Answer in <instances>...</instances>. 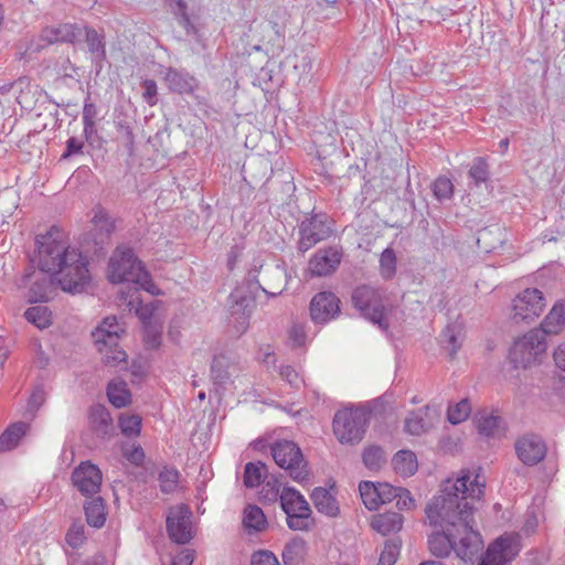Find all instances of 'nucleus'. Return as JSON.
<instances>
[{
	"label": "nucleus",
	"instance_id": "f257e3e1",
	"mask_svg": "<svg viewBox=\"0 0 565 565\" xmlns=\"http://www.w3.org/2000/svg\"><path fill=\"white\" fill-rule=\"evenodd\" d=\"M469 480L465 473L455 481H445L425 509L429 525L436 529L428 537L429 551L436 557H447L454 550L459 558L472 563L483 547L481 534L475 529L472 501L481 499L484 484L476 479L468 486Z\"/></svg>",
	"mask_w": 565,
	"mask_h": 565
},
{
	"label": "nucleus",
	"instance_id": "f03ea898",
	"mask_svg": "<svg viewBox=\"0 0 565 565\" xmlns=\"http://www.w3.org/2000/svg\"><path fill=\"white\" fill-rule=\"evenodd\" d=\"M62 236V231L56 226L36 235L39 267L55 275L63 291L84 292L92 280L88 262L77 249L66 246Z\"/></svg>",
	"mask_w": 565,
	"mask_h": 565
},
{
	"label": "nucleus",
	"instance_id": "7ed1b4c3",
	"mask_svg": "<svg viewBox=\"0 0 565 565\" xmlns=\"http://www.w3.org/2000/svg\"><path fill=\"white\" fill-rule=\"evenodd\" d=\"M269 449L277 466L286 470L294 481L301 483L309 479L308 462L295 441L279 439L270 444Z\"/></svg>",
	"mask_w": 565,
	"mask_h": 565
},
{
	"label": "nucleus",
	"instance_id": "20e7f679",
	"mask_svg": "<svg viewBox=\"0 0 565 565\" xmlns=\"http://www.w3.org/2000/svg\"><path fill=\"white\" fill-rule=\"evenodd\" d=\"M56 284L58 285L55 275L51 271H44L40 267L35 269L33 266L25 268L23 275L17 281L19 289L26 290L24 297L30 303L50 301L56 290Z\"/></svg>",
	"mask_w": 565,
	"mask_h": 565
},
{
	"label": "nucleus",
	"instance_id": "39448f33",
	"mask_svg": "<svg viewBox=\"0 0 565 565\" xmlns=\"http://www.w3.org/2000/svg\"><path fill=\"white\" fill-rule=\"evenodd\" d=\"M367 426L366 415L359 408H343L334 414L333 434L342 445H356L365 435Z\"/></svg>",
	"mask_w": 565,
	"mask_h": 565
},
{
	"label": "nucleus",
	"instance_id": "423d86ee",
	"mask_svg": "<svg viewBox=\"0 0 565 565\" xmlns=\"http://www.w3.org/2000/svg\"><path fill=\"white\" fill-rule=\"evenodd\" d=\"M146 277V268L130 247H117L108 263V278L113 284H134Z\"/></svg>",
	"mask_w": 565,
	"mask_h": 565
},
{
	"label": "nucleus",
	"instance_id": "0eeeda50",
	"mask_svg": "<svg viewBox=\"0 0 565 565\" xmlns=\"http://www.w3.org/2000/svg\"><path fill=\"white\" fill-rule=\"evenodd\" d=\"M547 349L546 339L540 330H531L514 341L509 351V360L515 369H526L539 362Z\"/></svg>",
	"mask_w": 565,
	"mask_h": 565
},
{
	"label": "nucleus",
	"instance_id": "6e6552de",
	"mask_svg": "<svg viewBox=\"0 0 565 565\" xmlns=\"http://www.w3.org/2000/svg\"><path fill=\"white\" fill-rule=\"evenodd\" d=\"M351 300L362 317L377 324L384 331L388 329V322L384 315L385 307L376 289L366 285L359 286L353 290Z\"/></svg>",
	"mask_w": 565,
	"mask_h": 565
},
{
	"label": "nucleus",
	"instance_id": "1a4fd4ad",
	"mask_svg": "<svg viewBox=\"0 0 565 565\" xmlns=\"http://www.w3.org/2000/svg\"><path fill=\"white\" fill-rule=\"evenodd\" d=\"M546 306L543 292L536 288H526L512 300L511 320L519 324L530 323L541 316Z\"/></svg>",
	"mask_w": 565,
	"mask_h": 565
},
{
	"label": "nucleus",
	"instance_id": "9d476101",
	"mask_svg": "<svg viewBox=\"0 0 565 565\" xmlns=\"http://www.w3.org/2000/svg\"><path fill=\"white\" fill-rule=\"evenodd\" d=\"M332 233L324 213L312 214L299 225L298 250L306 253L316 244L330 237Z\"/></svg>",
	"mask_w": 565,
	"mask_h": 565
},
{
	"label": "nucleus",
	"instance_id": "9b49d317",
	"mask_svg": "<svg viewBox=\"0 0 565 565\" xmlns=\"http://www.w3.org/2000/svg\"><path fill=\"white\" fill-rule=\"evenodd\" d=\"M520 548L519 535H502L488 546L478 565H507L515 558Z\"/></svg>",
	"mask_w": 565,
	"mask_h": 565
},
{
	"label": "nucleus",
	"instance_id": "f8f14e48",
	"mask_svg": "<svg viewBox=\"0 0 565 565\" xmlns=\"http://www.w3.org/2000/svg\"><path fill=\"white\" fill-rule=\"evenodd\" d=\"M227 303L237 332L244 333L248 328L250 313L255 306L254 298L245 288L237 287L230 294Z\"/></svg>",
	"mask_w": 565,
	"mask_h": 565
},
{
	"label": "nucleus",
	"instance_id": "ddd939ff",
	"mask_svg": "<svg viewBox=\"0 0 565 565\" xmlns=\"http://www.w3.org/2000/svg\"><path fill=\"white\" fill-rule=\"evenodd\" d=\"M191 516L192 512L186 505H179L171 509L167 516V532L171 541L183 545L191 541Z\"/></svg>",
	"mask_w": 565,
	"mask_h": 565
},
{
	"label": "nucleus",
	"instance_id": "4468645a",
	"mask_svg": "<svg viewBox=\"0 0 565 565\" xmlns=\"http://www.w3.org/2000/svg\"><path fill=\"white\" fill-rule=\"evenodd\" d=\"M94 228L89 233L93 243V253L100 256L105 253L106 247L110 244V237L115 232V221L100 206L95 210L93 217Z\"/></svg>",
	"mask_w": 565,
	"mask_h": 565
},
{
	"label": "nucleus",
	"instance_id": "2eb2a0df",
	"mask_svg": "<svg viewBox=\"0 0 565 565\" xmlns=\"http://www.w3.org/2000/svg\"><path fill=\"white\" fill-rule=\"evenodd\" d=\"M340 299L332 291H320L310 301V317L315 323L324 324L340 313Z\"/></svg>",
	"mask_w": 565,
	"mask_h": 565
},
{
	"label": "nucleus",
	"instance_id": "dca6fc26",
	"mask_svg": "<svg viewBox=\"0 0 565 565\" xmlns=\"http://www.w3.org/2000/svg\"><path fill=\"white\" fill-rule=\"evenodd\" d=\"M103 475L100 469L89 461L82 462L72 472V482L74 487L86 497L99 492Z\"/></svg>",
	"mask_w": 565,
	"mask_h": 565
},
{
	"label": "nucleus",
	"instance_id": "f3484780",
	"mask_svg": "<svg viewBox=\"0 0 565 565\" xmlns=\"http://www.w3.org/2000/svg\"><path fill=\"white\" fill-rule=\"evenodd\" d=\"M519 459L526 466H535L546 456V445L541 436L526 434L515 441Z\"/></svg>",
	"mask_w": 565,
	"mask_h": 565
},
{
	"label": "nucleus",
	"instance_id": "a211bd4d",
	"mask_svg": "<svg viewBox=\"0 0 565 565\" xmlns=\"http://www.w3.org/2000/svg\"><path fill=\"white\" fill-rule=\"evenodd\" d=\"M342 259V248L329 246L318 249L309 260V270L312 276H329L337 270Z\"/></svg>",
	"mask_w": 565,
	"mask_h": 565
},
{
	"label": "nucleus",
	"instance_id": "6ab92c4d",
	"mask_svg": "<svg viewBox=\"0 0 565 565\" xmlns=\"http://www.w3.org/2000/svg\"><path fill=\"white\" fill-rule=\"evenodd\" d=\"M81 31L87 46V52L90 54L92 63L98 73L103 70L104 62L107 58L105 34L103 31L90 26H83Z\"/></svg>",
	"mask_w": 565,
	"mask_h": 565
},
{
	"label": "nucleus",
	"instance_id": "aec40b11",
	"mask_svg": "<svg viewBox=\"0 0 565 565\" xmlns=\"http://www.w3.org/2000/svg\"><path fill=\"white\" fill-rule=\"evenodd\" d=\"M163 82L171 93L179 95L193 94L199 86V81L188 71L174 67L166 70Z\"/></svg>",
	"mask_w": 565,
	"mask_h": 565
},
{
	"label": "nucleus",
	"instance_id": "412c9836",
	"mask_svg": "<svg viewBox=\"0 0 565 565\" xmlns=\"http://www.w3.org/2000/svg\"><path fill=\"white\" fill-rule=\"evenodd\" d=\"M40 38L46 45L57 42L75 43L77 40L82 39V31L81 26L76 24L63 23L45 26L41 31Z\"/></svg>",
	"mask_w": 565,
	"mask_h": 565
},
{
	"label": "nucleus",
	"instance_id": "4be33fe9",
	"mask_svg": "<svg viewBox=\"0 0 565 565\" xmlns=\"http://www.w3.org/2000/svg\"><path fill=\"white\" fill-rule=\"evenodd\" d=\"M125 333L124 328L118 323L116 317H106L102 323L92 332V339L95 345H115L120 335Z\"/></svg>",
	"mask_w": 565,
	"mask_h": 565
},
{
	"label": "nucleus",
	"instance_id": "5701e85b",
	"mask_svg": "<svg viewBox=\"0 0 565 565\" xmlns=\"http://www.w3.org/2000/svg\"><path fill=\"white\" fill-rule=\"evenodd\" d=\"M166 2L178 24L185 30L186 35L199 39V28L195 24V19L189 13L185 0H166Z\"/></svg>",
	"mask_w": 565,
	"mask_h": 565
},
{
	"label": "nucleus",
	"instance_id": "b1692460",
	"mask_svg": "<svg viewBox=\"0 0 565 565\" xmlns=\"http://www.w3.org/2000/svg\"><path fill=\"white\" fill-rule=\"evenodd\" d=\"M89 425L94 434L99 438L109 437L114 429L111 416L102 404H95L90 407Z\"/></svg>",
	"mask_w": 565,
	"mask_h": 565
},
{
	"label": "nucleus",
	"instance_id": "393cba45",
	"mask_svg": "<svg viewBox=\"0 0 565 565\" xmlns=\"http://www.w3.org/2000/svg\"><path fill=\"white\" fill-rule=\"evenodd\" d=\"M565 327V302L557 301L547 316L542 321L540 328H535V330H540L543 333V338L546 339V335L557 334Z\"/></svg>",
	"mask_w": 565,
	"mask_h": 565
},
{
	"label": "nucleus",
	"instance_id": "a878e982",
	"mask_svg": "<svg viewBox=\"0 0 565 565\" xmlns=\"http://www.w3.org/2000/svg\"><path fill=\"white\" fill-rule=\"evenodd\" d=\"M403 515L398 512H385L373 516L371 526L374 531L386 536L391 533L401 531L403 526Z\"/></svg>",
	"mask_w": 565,
	"mask_h": 565
},
{
	"label": "nucleus",
	"instance_id": "bb28decb",
	"mask_svg": "<svg viewBox=\"0 0 565 565\" xmlns=\"http://www.w3.org/2000/svg\"><path fill=\"white\" fill-rule=\"evenodd\" d=\"M507 241L505 230L498 225L487 226L478 232V244H482V247L488 250H494L501 247Z\"/></svg>",
	"mask_w": 565,
	"mask_h": 565
},
{
	"label": "nucleus",
	"instance_id": "cd10ccee",
	"mask_svg": "<svg viewBox=\"0 0 565 565\" xmlns=\"http://www.w3.org/2000/svg\"><path fill=\"white\" fill-rule=\"evenodd\" d=\"M463 328L460 323H449L440 334V343L444 349L449 350V358L454 359L463 341Z\"/></svg>",
	"mask_w": 565,
	"mask_h": 565
},
{
	"label": "nucleus",
	"instance_id": "c85d7f7f",
	"mask_svg": "<svg viewBox=\"0 0 565 565\" xmlns=\"http://www.w3.org/2000/svg\"><path fill=\"white\" fill-rule=\"evenodd\" d=\"M310 497L315 508L320 513H323L328 516H337L339 514L338 501L326 488H315Z\"/></svg>",
	"mask_w": 565,
	"mask_h": 565
},
{
	"label": "nucleus",
	"instance_id": "c756f323",
	"mask_svg": "<svg viewBox=\"0 0 565 565\" xmlns=\"http://www.w3.org/2000/svg\"><path fill=\"white\" fill-rule=\"evenodd\" d=\"M299 503V500H298ZM312 511L307 501L300 500L298 513H287V525L292 531H309L313 525Z\"/></svg>",
	"mask_w": 565,
	"mask_h": 565
},
{
	"label": "nucleus",
	"instance_id": "7c9ffc66",
	"mask_svg": "<svg viewBox=\"0 0 565 565\" xmlns=\"http://www.w3.org/2000/svg\"><path fill=\"white\" fill-rule=\"evenodd\" d=\"M307 555V542L296 536L291 539L284 547L282 562L284 565H301Z\"/></svg>",
	"mask_w": 565,
	"mask_h": 565
},
{
	"label": "nucleus",
	"instance_id": "2f4dec72",
	"mask_svg": "<svg viewBox=\"0 0 565 565\" xmlns=\"http://www.w3.org/2000/svg\"><path fill=\"white\" fill-rule=\"evenodd\" d=\"M428 411L429 406H425L424 408L411 412L405 419V431L414 436L426 433L430 427V424L426 419Z\"/></svg>",
	"mask_w": 565,
	"mask_h": 565
},
{
	"label": "nucleus",
	"instance_id": "473e14b6",
	"mask_svg": "<svg viewBox=\"0 0 565 565\" xmlns=\"http://www.w3.org/2000/svg\"><path fill=\"white\" fill-rule=\"evenodd\" d=\"M29 425L24 422H18L10 425L0 435V452L8 451L18 446L20 439L25 435Z\"/></svg>",
	"mask_w": 565,
	"mask_h": 565
},
{
	"label": "nucleus",
	"instance_id": "72a5a7b5",
	"mask_svg": "<svg viewBox=\"0 0 565 565\" xmlns=\"http://www.w3.org/2000/svg\"><path fill=\"white\" fill-rule=\"evenodd\" d=\"M395 471L403 477L415 475L418 468L417 457L411 450H399L393 457Z\"/></svg>",
	"mask_w": 565,
	"mask_h": 565
},
{
	"label": "nucleus",
	"instance_id": "f704fd0d",
	"mask_svg": "<svg viewBox=\"0 0 565 565\" xmlns=\"http://www.w3.org/2000/svg\"><path fill=\"white\" fill-rule=\"evenodd\" d=\"M86 521L88 525L100 529L106 521L105 501L102 497H96L84 505Z\"/></svg>",
	"mask_w": 565,
	"mask_h": 565
},
{
	"label": "nucleus",
	"instance_id": "c9c22d12",
	"mask_svg": "<svg viewBox=\"0 0 565 565\" xmlns=\"http://www.w3.org/2000/svg\"><path fill=\"white\" fill-rule=\"evenodd\" d=\"M243 524L248 532H263L267 527V519L258 505L248 504L244 509Z\"/></svg>",
	"mask_w": 565,
	"mask_h": 565
},
{
	"label": "nucleus",
	"instance_id": "e433bc0d",
	"mask_svg": "<svg viewBox=\"0 0 565 565\" xmlns=\"http://www.w3.org/2000/svg\"><path fill=\"white\" fill-rule=\"evenodd\" d=\"M267 472V466L264 462H247L244 467V486L248 489L258 487L266 478H268Z\"/></svg>",
	"mask_w": 565,
	"mask_h": 565
},
{
	"label": "nucleus",
	"instance_id": "4c0bfd02",
	"mask_svg": "<svg viewBox=\"0 0 565 565\" xmlns=\"http://www.w3.org/2000/svg\"><path fill=\"white\" fill-rule=\"evenodd\" d=\"M107 397L116 408L126 407L131 401V394L125 382H110L107 386Z\"/></svg>",
	"mask_w": 565,
	"mask_h": 565
},
{
	"label": "nucleus",
	"instance_id": "58836bf2",
	"mask_svg": "<svg viewBox=\"0 0 565 565\" xmlns=\"http://www.w3.org/2000/svg\"><path fill=\"white\" fill-rule=\"evenodd\" d=\"M24 318L39 329H45L52 324V312L46 306H33L24 311Z\"/></svg>",
	"mask_w": 565,
	"mask_h": 565
},
{
	"label": "nucleus",
	"instance_id": "ea45409f",
	"mask_svg": "<svg viewBox=\"0 0 565 565\" xmlns=\"http://www.w3.org/2000/svg\"><path fill=\"white\" fill-rule=\"evenodd\" d=\"M362 461L369 470L379 471L386 463V456L382 447L371 445L364 448Z\"/></svg>",
	"mask_w": 565,
	"mask_h": 565
},
{
	"label": "nucleus",
	"instance_id": "a19ab883",
	"mask_svg": "<svg viewBox=\"0 0 565 565\" xmlns=\"http://www.w3.org/2000/svg\"><path fill=\"white\" fill-rule=\"evenodd\" d=\"M359 491L364 505L370 511L376 510L381 505L379 482L361 481L359 484Z\"/></svg>",
	"mask_w": 565,
	"mask_h": 565
},
{
	"label": "nucleus",
	"instance_id": "79ce46f5",
	"mask_svg": "<svg viewBox=\"0 0 565 565\" xmlns=\"http://www.w3.org/2000/svg\"><path fill=\"white\" fill-rule=\"evenodd\" d=\"M97 351L102 354L103 362L108 366H117L121 362H126L127 354L126 352L119 347L118 341H115V345H105V348H102V345H95Z\"/></svg>",
	"mask_w": 565,
	"mask_h": 565
},
{
	"label": "nucleus",
	"instance_id": "37998d69",
	"mask_svg": "<svg viewBox=\"0 0 565 565\" xmlns=\"http://www.w3.org/2000/svg\"><path fill=\"white\" fill-rule=\"evenodd\" d=\"M299 501H307L305 497L292 487H285L279 495L280 507L282 511L287 514L289 513H298V508L300 507Z\"/></svg>",
	"mask_w": 565,
	"mask_h": 565
},
{
	"label": "nucleus",
	"instance_id": "c03bdc74",
	"mask_svg": "<svg viewBox=\"0 0 565 565\" xmlns=\"http://www.w3.org/2000/svg\"><path fill=\"white\" fill-rule=\"evenodd\" d=\"M468 175L476 186L487 182L490 177V171L486 159L482 157L475 158L469 169Z\"/></svg>",
	"mask_w": 565,
	"mask_h": 565
},
{
	"label": "nucleus",
	"instance_id": "a18cd8bd",
	"mask_svg": "<svg viewBox=\"0 0 565 565\" xmlns=\"http://www.w3.org/2000/svg\"><path fill=\"white\" fill-rule=\"evenodd\" d=\"M162 324L148 321L143 326V341L149 349H158L161 345Z\"/></svg>",
	"mask_w": 565,
	"mask_h": 565
},
{
	"label": "nucleus",
	"instance_id": "49530a36",
	"mask_svg": "<svg viewBox=\"0 0 565 565\" xmlns=\"http://www.w3.org/2000/svg\"><path fill=\"white\" fill-rule=\"evenodd\" d=\"M179 477H180V473L177 469L164 467L160 471L159 477H158V480L160 482V490L163 493L173 492L178 487Z\"/></svg>",
	"mask_w": 565,
	"mask_h": 565
},
{
	"label": "nucleus",
	"instance_id": "de8ad7c7",
	"mask_svg": "<svg viewBox=\"0 0 565 565\" xmlns=\"http://www.w3.org/2000/svg\"><path fill=\"white\" fill-rule=\"evenodd\" d=\"M401 541L396 539L387 540L384 548L381 552L379 562L376 565H394L399 555Z\"/></svg>",
	"mask_w": 565,
	"mask_h": 565
},
{
	"label": "nucleus",
	"instance_id": "09e8293b",
	"mask_svg": "<svg viewBox=\"0 0 565 565\" xmlns=\"http://www.w3.org/2000/svg\"><path fill=\"white\" fill-rule=\"evenodd\" d=\"M211 377L216 385H223L230 380L227 362L224 356H215L211 364Z\"/></svg>",
	"mask_w": 565,
	"mask_h": 565
},
{
	"label": "nucleus",
	"instance_id": "8fccbe9b",
	"mask_svg": "<svg viewBox=\"0 0 565 565\" xmlns=\"http://www.w3.org/2000/svg\"><path fill=\"white\" fill-rule=\"evenodd\" d=\"M434 196L439 201L450 200L454 195V184L446 177H438L431 184Z\"/></svg>",
	"mask_w": 565,
	"mask_h": 565
},
{
	"label": "nucleus",
	"instance_id": "3c124183",
	"mask_svg": "<svg viewBox=\"0 0 565 565\" xmlns=\"http://www.w3.org/2000/svg\"><path fill=\"white\" fill-rule=\"evenodd\" d=\"M471 412L470 403L468 398L461 399L459 403L455 404L454 406H449L447 412L448 420L454 424H460L465 419L468 418L469 414Z\"/></svg>",
	"mask_w": 565,
	"mask_h": 565
},
{
	"label": "nucleus",
	"instance_id": "603ef678",
	"mask_svg": "<svg viewBox=\"0 0 565 565\" xmlns=\"http://www.w3.org/2000/svg\"><path fill=\"white\" fill-rule=\"evenodd\" d=\"M500 422L499 416L483 414L476 419V425L479 434L490 437L495 435Z\"/></svg>",
	"mask_w": 565,
	"mask_h": 565
},
{
	"label": "nucleus",
	"instance_id": "864d4df0",
	"mask_svg": "<svg viewBox=\"0 0 565 565\" xmlns=\"http://www.w3.org/2000/svg\"><path fill=\"white\" fill-rule=\"evenodd\" d=\"M119 427L122 435L127 437L138 436L141 430V417L139 415H121Z\"/></svg>",
	"mask_w": 565,
	"mask_h": 565
},
{
	"label": "nucleus",
	"instance_id": "5fc2aeb1",
	"mask_svg": "<svg viewBox=\"0 0 565 565\" xmlns=\"http://www.w3.org/2000/svg\"><path fill=\"white\" fill-rule=\"evenodd\" d=\"M381 275L385 279H391L396 273V255L392 248H385L380 258Z\"/></svg>",
	"mask_w": 565,
	"mask_h": 565
},
{
	"label": "nucleus",
	"instance_id": "6e6d98bb",
	"mask_svg": "<svg viewBox=\"0 0 565 565\" xmlns=\"http://www.w3.org/2000/svg\"><path fill=\"white\" fill-rule=\"evenodd\" d=\"M84 529L85 527L82 523L72 524L65 536V540L71 547L77 548L84 544L86 541Z\"/></svg>",
	"mask_w": 565,
	"mask_h": 565
},
{
	"label": "nucleus",
	"instance_id": "4d7b16f0",
	"mask_svg": "<svg viewBox=\"0 0 565 565\" xmlns=\"http://www.w3.org/2000/svg\"><path fill=\"white\" fill-rule=\"evenodd\" d=\"M141 88H142V97H143L145 102L150 106L156 105L158 102V98H157L158 87H157L156 81H153V79L142 81Z\"/></svg>",
	"mask_w": 565,
	"mask_h": 565
},
{
	"label": "nucleus",
	"instance_id": "13d9d810",
	"mask_svg": "<svg viewBox=\"0 0 565 565\" xmlns=\"http://www.w3.org/2000/svg\"><path fill=\"white\" fill-rule=\"evenodd\" d=\"M117 128L118 131L121 134V139L128 153L132 154L135 146V136L131 127L126 121H118Z\"/></svg>",
	"mask_w": 565,
	"mask_h": 565
},
{
	"label": "nucleus",
	"instance_id": "bf43d9fd",
	"mask_svg": "<svg viewBox=\"0 0 565 565\" xmlns=\"http://www.w3.org/2000/svg\"><path fill=\"white\" fill-rule=\"evenodd\" d=\"M84 141L79 140L76 137H71L66 140L65 151L62 153V160H68L74 156H78L83 153Z\"/></svg>",
	"mask_w": 565,
	"mask_h": 565
},
{
	"label": "nucleus",
	"instance_id": "052dcab7",
	"mask_svg": "<svg viewBox=\"0 0 565 565\" xmlns=\"http://www.w3.org/2000/svg\"><path fill=\"white\" fill-rule=\"evenodd\" d=\"M250 565H280L275 554L270 551H257L252 555Z\"/></svg>",
	"mask_w": 565,
	"mask_h": 565
},
{
	"label": "nucleus",
	"instance_id": "680f3d73",
	"mask_svg": "<svg viewBox=\"0 0 565 565\" xmlns=\"http://www.w3.org/2000/svg\"><path fill=\"white\" fill-rule=\"evenodd\" d=\"M399 489L401 487H393L386 482H379L381 504H385L395 500L396 495H398Z\"/></svg>",
	"mask_w": 565,
	"mask_h": 565
},
{
	"label": "nucleus",
	"instance_id": "e2e57ef3",
	"mask_svg": "<svg viewBox=\"0 0 565 565\" xmlns=\"http://www.w3.org/2000/svg\"><path fill=\"white\" fill-rule=\"evenodd\" d=\"M396 507L398 510H411L415 507V500L411 495V492L402 488L398 491V495H396Z\"/></svg>",
	"mask_w": 565,
	"mask_h": 565
},
{
	"label": "nucleus",
	"instance_id": "0e129e2a",
	"mask_svg": "<svg viewBox=\"0 0 565 565\" xmlns=\"http://www.w3.org/2000/svg\"><path fill=\"white\" fill-rule=\"evenodd\" d=\"M134 289L138 291L140 288L150 292L151 295H159L158 287L152 282L150 274L146 270V277H140V279H136L132 284Z\"/></svg>",
	"mask_w": 565,
	"mask_h": 565
},
{
	"label": "nucleus",
	"instance_id": "69168bd1",
	"mask_svg": "<svg viewBox=\"0 0 565 565\" xmlns=\"http://www.w3.org/2000/svg\"><path fill=\"white\" fill-rule=\"evenodd\" d=\"M134 289L138 291L140 288L150 292L151 295H159L158 287L152 282L150 274L146 270V277H140V279H136L132 284Z\"/></svg>",
	"mask_w": 565,
	"mask_h": 565
},
{
	"label": "nucleus",
	"instance_id": "338daca9",
	"mask_svg": "<svg viewBox=\"0 0 565 565\" xmlns=\"http://www.w3.org/2000/svg\"><path fill=\"white\" fill-rule=\"evenodd\" d=\"M281 377L288 382L292 387L298 388L302 383L299 374L295 371V369L290 365H284L280 367Z\"/></svg>",
	"mask_w": 565,
	"mask_h": 565
},
{
	"label": "nucleus",
	"instance_id": "774afa93",
	"mask_svg": "<svg viewBox=\"0 0 565 565\" xmlns=\"http://www.w3.org/2000/svg\"><path fill=\"white\" fill-rule=\"evenodd\" d=\"M193 559V553L184 550L172 558L171 565H192Z\"/></svg>",
	"mask_w": 565,
	"mask_h": 565
}]
</instances>
